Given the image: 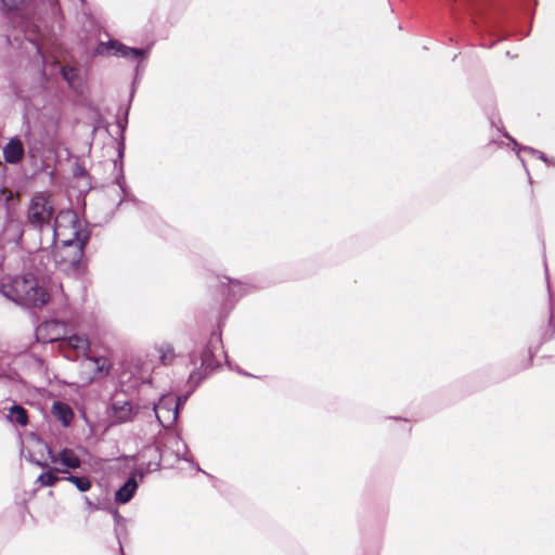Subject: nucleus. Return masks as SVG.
Wrapping results in <instances>:
<instances>
[{
	"label": "nucleus",
	"mask_w": 555,
	"mask_h": 555,
	"mask_svg": "<svg viewBox=\"0 0 555 555\" xmlns=\"http://www.w3.org/2000/svg\"><path fill=\"white\" fill-rule=\"evenodd\" d=\"M50 461L55 464L59 463L64 466L63 469H77L81 466L80 457L75 453L73 449L63 448L57 454H54L51 448L46 444Z\"/></svg>",
	"instance_id": "9d476101"
},
{
	"label": "nucleus",
	"mask_w": 555,
	"mask_h": 555,
	"mask_svg": "<svg viewBox=\"0 0 555 555\" xmlns=\"http://www.w3.org/2000/svg\"><path fill=\"white\" fill-rule=\"evenodd\" d=\"M548 325H550L551 327H553V332H552V334H551V337H555V321H554V319H553V315H552V314H551L550 320H548Z\"/></svg>",
	"instance_id": "f704fd0d"
},
{
	"label": "nucleus",
	"mask_w": 555,
	"mask_h": 555,
	"mask_svg": "<svg viewBox=\"0 0 555 555\" xmlns=\"http://www.w3.org/2000/svg\"><path fill=\"white\" fill-rule=\"evenodd\" d=\"M524 152H527V153H529L531 155L537 156L539 159H541L544 163L548 162V157L546 156L545 153H543V152H541L539 150H535V149H533L531 146H525L524 147Z\"/></svg>",
	"instance_id": "cd10ccee"
},
{
	"label": "nucleus",
	"mask_w": 555,
	"mask_h": 555,
	"mask_svg": "<svg viewBox=\"0 0 555 555\" xmlns=\"http://www.w3.org/2000/svg\"><path fill=\"white\" fill-rule=\"evenodd\" d=\"M469 1V10L473 11L472 14H475L479 9L477 8L476 0H468Z\"/></svg>",
	"instance_id": "72a5a7b5"
},
{
	"label": "nucleus",
	"mask_w": 555,
	"mask_h": 555,
	"mask_svg": "<svg viewBox=\"0 0 555 555\" xmlns=\"http://www.w3.org/2000/svg\"><path fill=\"white\" fill-rule=\"evenodd\" d=\"M26 26L24 30V38L33 46L37 53L41 54V46L39 42V33L35 26Z\"/></svg>",
	"instance_id": "4be33fe9"
},
{
	"label": "nucleus",
	"mask_w": 555,
	"mask_h": 555,
	"mask_svg": "<svg viewBox=\"0 0 555 555\" xmlns=\"http://www.w3.org/2000/svg\"><path fill=\"white\" fill-rule=\"evenodd\" d=\"M0 293L25 308H42L50 300L47 288L31 273L10 276L1 284Z\"/></svg>",
	"instance_id": "f03ea898"
},
{
	"label": "nucleus",
	"mask_w": 555,
	"mask_h": 555,
	"mask_svg": "<svg viewBox=\"0 0 555 555\" xmlns=\"http://www.w3.org/2000/svg\"><path fill=\"white\" fill-rule=\"evenodd\" d=\"M115 531L117 532V528L115 529ZM117 535V539H118V544L121 546V541H119V538H118V534L116 533ZM120 550L122 551V548L120 547Z\"/></svg>",
	"instance_id": "a19ab883"
},
{
	"label": "nucleus",
	"mask_w": 555,
	"mask_h": 555,
	"mask_svg": "<svg viewBox=\"0 0 555 555\" xmlns=\"http://www.w3.org/2000/svg\"><path fill=\"white\" fill-rule=\"evenodd\" d=\"M5 418L13 424H17L20 426H26L28 424V412L27 410L17 403H13V405L9 409V413L5 415Z\"/></svg>",
	"instance_id": "a211bd4d"
},
{
	"label": "nucleus",
	"mask_w": 555,
	"mask_h": 555,
	"mask_svg": "<svg viewBox=\"0 0 555 555\" xmlns=\"http://www.w3.org/2000/svg\"><path fill=\"white\" fill-rule=\"evenodd\" d=\"M116 173L114 177V183L119 188L122 193V197L120 198L118 206H120L125 202H131L133 204H139L140 201L131 193L130 189L126 184L125 171H124V160L118 163L117 167H114Z\"/></svg>",
	"instance_id": "ddd939ff"
},
{
	"label": "nucleus",
	"mask_w": 555,
	"mask_h": 555,
	"mask_svg": "<svg viewBox=\"0 0 555 555\" xmlns=\"http://www.w3.org/2000/svg\"><path fill=\"white\" fill-rule=\"evenodd\" d=\"M25 150L22 140L13 137L3 147V157L8 164L17 165L24 158Z\"/></svg>",
	"instance_id": "f8f14e48"
},
{
	"label": "nucleus",
	"mask_w": 555,
	"mask_h": 555,
	"mask_svg": "<svg viewBox=\"0 0 555 555\" xmlns=\"http://www.w3.org/2000/svg\"><path fill=\"white\" fill-rule=\"evenodd\" d=\"M167 351L170 352L173 356V348L172 347L169 346Z\"/></svg>",
	"instance_id": "ea45409f"
},
{
	"label": "nucleus",
	"mask_w": 555,
	"mask_h": 555,
	"mask_svg": "<svg viewBox=\"0 0 555 555\" xmlns=\"http://www.w3.org/2000/svg\"><path fill=\"white\" fill-rule=\"evenodd\" d=\"M2 4V9L11 12L18 10L25 0H0Z\"/></svg>",
	"instance_id": "393cba45"
},
{
	"label": "nucleus",
	"mask_w": 555,
	"mask_h": 555,
	"mask_svg": "<svg viewBox=\"0 0 555 555\" xmlns=\"http://www.w3.org/2000/svg\"><path fill=\"white\" fill-rule=\"evenodd\" d=\"M146 452H153L157 460L155 462L150 461L146 464V469H133L127 480L116 490L115 492V501L118 504H127L132 500V498L135 495L137 490L139 488V481L142 480L145 477V474L149 472H156L160 468V461L165 456V448H163L160 444H156L152 449H147Z\"/></svg>",
	"instance_id": "20e7f679"
},
{
	"label": "nucleus",
	"mask_w": 555,
	"mask_h": 555,
	"mask_svg": "<svg viewBox=\"0 0 555 555\" xmlns=\"http://www.w3.org/2000/svg\"><path fill=\"white\" fill-rule=\"evenodd\" d=\"M139 410L127 399L114 398L109 404L108 417L111 425H120L134 420Z\"/></svg>",
	"instance_id": "6e6552de"
},
{
	"label": "nucleus",
	"mask_w": 555,
	"mask_h": 555,
	"mask_svg": "<svg viewBox=\"0 0 555 555\" xmlns=\"http://www.w3.org/2000/svg\"><path fill=\"white\" fill-rule=\"evenodd\" d=\"M221 293L228 302H235L254 292L255 286L246 281L223 276L219 281Z\"/></svg>",
	"instance_id": "0eeeda50"
},
{
	"label": "nucleus",
	"mask_w": 555,
	"mask_h": 555,
	"mask_svg": "<svg viewBox=\"0 0 555 555\" xmlns=\"http://www.w3.org/2000/svg\"><path fill=\"white\" fill-rule=\"evenodd\" d=\"M24 233V222L8 215L3 225L1 247L5 244H13L15 248L21 249L23 247Z\"/></svg>",
	"instance_id": "1a4fd4ad"
},
{
	"label": "nucleus",
	"mask_w": 555,
	"mask_h": 555,
	"mask_svg": "<svg viewBox=\"0 0 555 555\" xmlns=\"http://www.w3.org/2000/svg\"><path fill=\"white\" fill-rule=\"evenodd\" d=\"M186 385H188L189 389L184 395L173 397V408H172V415H171L172 422H177L179 414H180V410L183 409L184 404L186 403V401L189 400L191 395L199 387V386H195L194 382H189V380L186 382Z\"/></svg>",
	"instance_id": "f3484780"
},
{
	"label": "nucleus",
	"mask_w": 555,
	"mask_h": 555,
	"mask_svg": "<svg viewBox=\"0 0 555 555\" xmlns=\"http://www.w3.org/2000/svg\"><path fill=\"white\" fill-rule=\"evenodd\" d=\"M68 341L69 345L75 349H85V347L88 346V340L78 335L70 336Z\"/></svg>",
	"instance_id": "a878e982"
},
{
	"label": "nucleus",
	"mask_w": 555,
	"mask_h": 555,
	"mask_svg": "<svg viewBox=\"0 0 555 555\" xmlns=\"http://www.w3.org/2000/svg\"><path fill=\"white\" fill-rule=\"evenodd\" d=\"M134 83H135V81H133V83H132V90H131V93H130L129 102H131V101H132V99H133V96H134V92H135Z\"/></svg>",
	"instance_id": "e433bc0d"
},
{
	"label": "nucleus",
	"mask_w": 555,
	"mask_h": 555,
	"mask_svg": "<svg viewBox=\"0 0 555 555\" xmlns=\"http://www.w3.org/2000/svg\"><path fill=\"white\" fill-rule=\"evenodd\" d=\"M490 122L493 127H496L499 131L503 133V131H506L503 127L500 128L499 125L502 124L501 118L498 115H491L490 116Z\"/></svg>",
	"instance_id": "c756f323"
},
{
	"label": "nucleus",
	"mask_w": 555,
	"mask_h": 555,
	"mask_svg": "<svg viewBox=\"0 0 555 555\" xmlns=\"http://www.w3.org/2000/svg\"><path fill=\"white\" fill-rule=\"evenodd\" d=\"M129 107H130V105L127 107L124 118H117V120H116V125L119 128L120 133H119L118 138L116 139V141H117V149H116L117 158L114 160V167H117L118 163H121V160H124V157H125V150H126L125 133H126V130L128 127Z\"/></svg>",
	"instance_id": "4468645a"
},
{
	"label": "nucleus",
	"mask_w": 555,
	"mask_h": 555,
	"mask_svg": "<svg viewBox=\"0 0 555 555\" xmlns=\"http://www.w3.org/2000/svg\"><path fill=\"white\" fill-rule=\"evenodd\" d=\"M57 473L64 474L63 480L70 482L75 486V488L81 492L85 493L89 491L92 487L91 479L86 475H74L70 474L67 469H59L54 468Z\"/></svg>",
	"instance_id": "dca6fc26"
},
{
	"label": "nucleus",
	"mask_w": 555,
	"mask_h": 555,
	"mask_svg": "<svg viewBox=\"0 0 555 555\" xmlns=\"http://www.w3.org/2000/svg\"><path fill=\"white\" fill-rule=\"evenodd\" d=\"M36 463H37V465H38V466H40V467H46V466H47V463H46V462H43V463H42V462H40V461H37Z\"/></svg>",
	"instance_id": "4c0bfd02"
},
{
	"label": "nucleus",
	"mask_w": 555,
	"mask_h": 555,
	"mask_svg": "<svg viewBox=\"0 0 555 555\" xmlns=\"http://www.w3.org/2000/svg\"><path fill=\"white\" fill-rule=\"evenodd\" d=\"M62 76L69 85H72L76 77V69L74 67H63Z\"/></svg>",
	"instance_id": "bb28decb"
},
{
	"label": "nucleus",
	"mask_w": 555,
	"mask_h": 555,
	"mask_svg": "<svg viewBox=\"0 0 555 555\" xmlns=\"http://www.w3.org/2000/svg\"><path fill=\"white\" fill-rule=\"evenodd\" d=\"M74 176L75 177H85V176H88V171L82 165L76 164V167L74 169Z\"/></svg>",
	"instance_id": "7c9ffc66"
},
{
	"label": "nucleus",
	"mask_w": 555,
	"mask_h": 555,
	"mask_svg": "<svg viewBox=\"0 0 555 555\" xmlns=\"http://www.w3.org/2000/svg\"><path fill=\"white\" fill-rule=\"evenodd\" d=\"M223 353H224V357H225V361H227L228 366H229L231 370H233V367L231 366V363L228 361V356H227V353H225V352H223Z\"/></svg>",
	"instance_id": "58836bf2"
},
{
	"label": "nucleus",
	"mask_w": 555,
	"mask_h": 555,
	"mask_svg": "<svg viewBox=\"0 0 555 555\" xmlns=\"http://www.w3.org/2000/svg\"><path fill=\"white\" fill-rule=\"evenodd\" d=\"M235 370H236V372H237L238 374H241V375H243V376H253L251 374H249L248 372H246V371L242 370V369H241V367H238V366H237Z\"/></svg>",
	"instance_id": "c9c22d12"
},
{
	"label": "nucleus",
	"mask_w": 555,
	"mask_h": 555,
	"mask_svg": "<svg viewBox=\"0 0 555 555\" xmlns=\"http://www.w3.org/2000/svg\"><path fill=\"white\" fill-rule=\"evenodd\" d=\"M54 216V208L43 194H36L28 206L27 220L36 229L49 224Z\"/></svg>",
	"instance_id": "423d86ee"
},
{
	"label": "nucleus",
	"mask_w": 555,
	"mask_h": 555,
	"mask_svg": "<svg viewBox=\"0 0 555 555\" xmlns=\"http://www.w3.org/2000/svg\"><path fill=\"white\" fill-rule=\"evenodd\" d=\"M503 137L506 138L512 143V150L516 153L517 158L520 160L522 167L525 168L527 175H529V171L527 169L525 159L520 156V152L524 151V147L526 145L519 144L507 131H503Z\"/></svg>",
	"instance_id": "5701e85b"
},
{
	"label": "nucleus",
	"mask_w": 555,
	"mask_h": 555,
	"mask_svg": "<svg viewBox=\"0 0 555 555\" xmlns=\"http://www.w3.org/2000/svg\"><path fill=\"white\" fill-rule=\"evenodd\" d=\"M547 274H548V271H547V268H545V275L547 276Z\"/></svg>",
	"instance_id": "79ce46f5"
},
{
	"label": "nucleus",
	"mask_w": 555,
	"mask_h": 555,
	"mask_svg": "<svg viewBox=\"0 0 555 555\" xmlns=\"http://www.w3.org/2000/svg\"><path fill=\"white\" fill-rule=\"evenodd\" d=\"M95 364V374L99 377H106L111 372V362L105 357H94L91 359Z\"/></svg>",
	"instance_id": "412c9836"
},
{
	"label": "nucleus",
	"mask_w": 555,
	"mask_h": 555,
	"mask_svg": "<svg viewBox=\"0 0 555 555\" xmlns=\"http://www.w3.org/2000/svg\"><path fill=\"white\" fill-rule=\"evenodd\" d=\"M538 348L539 347L533 349L532 347H529V349H528L529 358H528L524 369H528L532 365V359H533L534 354L537 353Z\"/></svg>",
	"instance_id": "2f4dec72"
},
{
	"label": "nucleus",
	"mask_w": 555,
	"mask_h": 555,
	"mask_svg": "<svg viewBox=\"0 0 555 555\" xmlns=\"http://www.w3.org/2000/svg\"><path fill=\"white\" fill-rule=\"evenodd\" d=\"M222 333L220 326L210 334V337L204 348L199 352L201 364L197 366V356L194 350L188 352L189 363L194 369L189 374V382H194L195 386L207 379L216 370L220 367L219 361L216 359L215 352L218 348H222Z\"/></svg>",
	"instance_id": "7ed1b4c3"
},
{
	"label": "nucleus",
	"mask_w": 555,
	"mask_h": 555,
	"mask_svg": "<svg viewBox=\"0 0 555 555\" xmlns=\"http://www.w3.org/2000/svg\"><path fill=\"white\" fill-rule=\"evenodd\" d=\"M151 48H137L128 47L117 39H109L108 41H100L93 50V56H103L113 54L124 59L144 61L150 55Z\"/></svg>",
	"instance_id": "39448f33"
},
{
	"label": "nucleus",
	"mask_w": 555,
	"mask_h": 555,
	"mask_svg": "<svg viewBox=\"0 0 555 555\" xmlns=\"http://www.w3.org/2000/svg\"><path fill=\"white\" fill-rule=\"evenodd\" d=\"M172 408H173V397L168 395V396H163L158 403L155 404L154 406V411H155V414H156V417L158 420V422L162 424V426H166L164 424V421H163V413L166 412L168 414V417L170 416V413L172 414Z\"/></svg>",
	"instance_id": "6ab92c4d"
},
{
	"label": "nucleus",
	"mask_w": 555,
	"mask_h": 555,
	"mask_svg": "<svg viewBox=\"0 0 555 555\" xmlns=\"http://www.w3.org/2000/svg\"><path fill=\"white\" fill-rule=\"evenodd\" d=\"M83 501L86 506L91 511H99L102 509L100 504L93 503L88 496H83Z\"/></svg>",
	"instance_id": "473e14b6"
},
{
	"label": "nucleus",
	"mask_w": 555,
	"mask_h": 555,
	"mask_svg": "<svg viewBox=\"0 0 555 555\" xmlns=\"http://www.w3.org/2000/svg\"><path fill=\"white\" fill-rule=\"evenodd\" d=\"M40 2L47 9L51 18L56 20L61 15V7L57 0H40Z\"/></svg>",
	"instance_id": "b1692460"
},
{
	"label": "nucleus",
	"mask_w": 555,
	"mask_h": 555,
	"mask_svg": "<svg viewBox=\"0 0 555 555\" xmlns=\"http://www.w3.org/2000/svg\"><path fill=\"white\" fill-rule=\"evenodd\" d=\"M167 442L171 444L172 447H176L175 453L177 460H183L191 464L193 468H195L197 472H202L206 475H208L206 472H204L199 464L194 462L191 456H189V448L188 444L183 441L180 435L178 434H171L167 437Z\"/></svg>",
	"instance_id": "9b49d317"
},
{
	"label": "nucleus",
	"mask_w": 555,
	"mask_h": 555,
	"mask_svg": "<svg viewBox=\"0 0 555 555\" xmlns=\"http://www.w3.org/2000/svg\"><path fill=\"white\" fill-rule=\"evenodd\" d=\"M55 467H52L50 468L49 470L47 472H42L38 478H37V482H39L42 487H53L55 486L59 481H63V477H59L56 475V470L54 469Z\"/></svg>",
	"instance_id": "aec40b11"
},
{
	"label": "nucleus",
	"mask_w": 555,
	"mask_h": 555,
	"mask_svg": "<svg viewBox=\"0 0 555 555\" xmlns=\"http://www.w3.org/2000/svg\"><path fill=\"white\" fill-rule=\"evenodd\" d=\"M108 512L112 514L115 527L119 526L121 522L126 521L125 517L121 516L116 507H109Z\"/></svg>",
	"instance_id": "c85d7f7f"
},
{
	"label": "nucleus",
	"mask_w": 555,
	"mask_h": 555,
	"mask_svg": "<svg viewBox=\"0 0 555 555\" xmlns=\"http://www.w3.org/2000/svg\"><path fill=\"white\" fill-rule=\"evenodd\" d=\"M51 412L54 415V417L61 422L63 427H69L73 418H74V412L73 409L63 401H54L51 406Z\"/></svg>",
	"instance_id": "2eb2a0df"
},
{
	"label": "nucleus",
	"mask_w": 555,
	"mask_h": 555,
	"mask_svg": "<svg viewBox=\"0 0 555 555\" xmlns=\"http://www.w3.org/2000/svg\"><path fill=\"white\" fill-rule=\"evenodd\" d=\"M72 236L62 240V250L54 253V259L74 273L85 270L83 258L92 231L88 221H81L76 211L68 209L59 212L53 227V236Z\"/></svg>",
	"instance_id": "f257e3e1"
}]
</instances>
